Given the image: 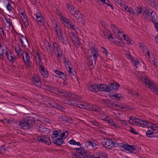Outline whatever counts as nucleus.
<instances>
[{"mask_svg":"<svg viewBox=\"0 0 158 158\" xmlns=\"http://www.w3.org/2000/svg\"><path fill=\"white\" fill-rule=\"evenodd\" d=\"M143 82L145 83L147 86L152 91L158 94V85L153 81H152L146 77L142 78Z\"/></svg>","mask_w":158,"mask_h":158,"instance_id":"1","label":"nucleus"},{"mask_svg":"<svg viewBox=\"0 0 158 158\" xmlns=\"http://www.w3.org/2000/svg\"><path fill=\"white\" fill-rule=\"evenodd\" d=\"M102 144L103 147L108 149L113 148V142L111 139H104L102 140Z\"/></svg>","mask_w":158,"mask_h":158,"instance_id":"2","label":"nucleus"},{"mask_svg":"<svg viewBox=\"0 0 158 158\" xmlns=\"http://www.w3.org/2000/svg\"><path fill=\"white\" fill-rule=\"evenodd\" d=\"M37 140L47 144L50 145L51 144L50 137L47 135L40 136L37 138Z\"/></svg>","mask_w":158,"mask_h":158,"instance_id":"3","label":"nucleus"},{"mask_svg":"<svg viewBox=\"0 0 158 158\" xmlns=\"http://www.w3.org/2000/svg\"><path fill=\"white\" fill-rule=\"evenodd\" d=\"M120 147L124 148L126 150L128 151L130 153L133 152L136 149V146L135 145H130L127 143L119 145Z\"/></svg>","mask_w":158,"mask_h":158,"instance_id":"4","label":"nucleus"},{"mask_svg":"<svg viewBox=\"0 0 158 158\" xmlns=\"http://www.w3.org/2000/svg\"><path fill=\"white\" fill-rule=\"evenodd\" d=\"M35 17L36 21L39 25L42 26L44 25L45 20L41 14L37 13L35 14Z\"/></svg>","mask_w":158,"mask_h":158,"instance_id":"5","label":"nucleus"},{"mask_svg":"<svg viewBox=\"0 0 158 158\" xmlns=\"http://www.w3.org/2000/svg\"><path fill=\"white\" fill-rule=\"evenodd\" d=\"M31 83L35 84L36 87H40L41 85V82L38 76H34L31 79Z\"/></svg>","mask_w":158,"mask_h":158,"instance_id":"6","label":"nucleus"},{"mask_svg":"<svg viewBox=\"0 0 158 158\" xmlns=\"http://www.w3.org/2000/svg\"><path fill=\"white\" fill-rule=\"evenodd\" d=\"M102 104L109 107H117L118 105L111 102L110 100L108 99H102Z\"/></svg>","mask_w":158,"mask_h":158,"instance_id":"7","label":"nucleus"},{"mask_svg":"<svg viewBox=\"0 0 158 158\" xmlns=\"http://www.w3.org/2000/svg\"><path fill=\"white\" fill-rule=\"evenodd\" d=\"M24 118L25 119V120L28 123L31 127L36 123V119L35 117L25 116Z\"/></svg>","mask_w":158,"mask_h":158,"instance_id":"8","label":"nucleus"},{"mask_svg":"<svg viewBox=\"0 0 158 158\" xmlns=\"http://www.w3.org/2000/svg\"><path fill=\"white\" fill-rule=\"evenodd\" d=\"M91 52L90 53V55H89V57L94 59V61L95 64L96 59L97 57L99 56L98 51L94 47L92 48V49H91Z\"/></svg>","mask_w":158,"mask_h":158,"instance_id":"9","label":"nucleus"},{"mask_svg":"<svg viewBox=\"0 0 158 158\" xmlns=\"http://www.w3.org/2000/svg\"><path fill=\"white\" fill-rule=\"evenodd\" d=\"M119 86V84L118 83L115 82L109 84L108 85V89H109L108 92L117 90Z\"/></svg>","mask_w":158,"mask_h":158,"instance_id":"10","label":"nucleus"},{"mask_svg":"<svg viewBox=\"0 0 158 158\" xmlns=\"http://www.w3.org/2000/svg\"><path fill=\"white\" fill-rule=\"evenodd\" d=\"M25 119L23 117V120L21 121L19 123V126L20 128L24 129H28L31 127L29 125L28 123L25 120Z\"/></svg>","mask_w":158,"mask_h":158,"instance_id":"11","label":"nucleus"},{"mask_svg":"<svg viewBox=\"0 0 158 158\" xmlns=\"http://www.w3.org/2000/svg\"><path fill=\"white\" fill-rule=\"evenodd\" d=\"M88 89L92 92L96 93L99 91L98 85L95 84H90L88 87Z\"/></svg>","mask_w":158,"mask_h":158,"instance_id":"12","label":"nucleus"},{"mask_svg":"<svg viewBox=\"0 0 158 158\" xmlns=\"http://www.w3.org/2000/svg\"><path fill=\"white\" fill-rule=\"evenodd\" d=\"M52 142L54 144L60 146L62 145L64 141L63 138L59 137L53 139Z\"/></svg>","mask_w":158,"mask_h":158,"instance_id":"13","label":"nucleus"},{"mask_svg":"<svg viewBox=\"0 0 158 158\" xmlns=\"http://www.w3.org/2000/svg\"><path fill=\"white\" fill-rule=\"evenodd\" d=\"M72 102V106L78 107L81 108H85L86 107L85 105L81 104L80 102L77 101L73 100Z\"/></svg>","mask_w":158,"mask_h":158,"instance_id":"14","label":"nucleus"},{"mask_svg":"<svg viewBox=\"0 0 158 158\" xmlns=\"http://www.w3.org/2000/svg\"><path fill=\"white\" fill-rule=\"evenodd\" d=\"M21 44L23 47L25 48L27 45H28V43L27 39L23 35H20V37H19Z\"/></svg>","mask_w":158,"mask_h":158,"instance_id":"15","label":"nucleus"},{"mask_svg":"<svg viewBox=\"0 0 158 158\" xmlns=\"http://www.w3.org/2000/svg\"><path fill=\"white\" fill-rule=\"evenodd\" d=\"M99 91L100 90L102 91H104L105 92H108L109 89H108V85H107L105 84H102L98 85Z\"/></svg>","mask_w":158,"mask_h":158,"instance_id":"16","label":"nucleus"},{"mask_svg":"<svg viewBox=\"0 0 158 158\" xmlns=\"http://www.w3.org/2000/svg\"><path fill=\"white\" fill-rule=\"evenodd\" d=\"M75 150L78 151L77 152L83 156H85L87 152L86 151L84 148H72Z\"/></svg>","mask_w":158,"mask_h":158,"instance_id":"17","label":"nucleus"},{"mask_svg":"<svg viewBox=\"0 0 158 158\" xmlns=\"http://www.w3.org/2000/svg\"><path fill=\"white\" fill-rule=\"evenodd\" d=\"M152 10L151 9H146L143 12V15L144 17V19L146 20H149V16L151 13Z\"/></svg>","mask_w":158,"mask_h":158,"instance_id":"18","label":"nucleus"},{"mask_svg":"<svg viewBox=\"0 0 158 158\" xmlns=\"http://www.w3.org/2000/svg\"><path fill=\"white\" fill-rule=\"evenodd\" d=\"M39 70L44 77L47 78L48 77V72L44 66L39 68Z\"/></svg>","mask_w":158,"mask_h":158,"instance_id":"19","label":"nucleus"},{"mask_svg":"<svg viewBox=\"0 0 158 158\" xmlns=\"http://www.w3.org/2000/svg\"><path fill=\"white\" fill-rule=\"evenodd\" d=\"M69 35L70 39L73 42L79 38L77 34H74L73 32L70 33Z\"/></svg>","mask_w":158,"mask_h":158,"instance_id":"20","label":"nucleus"},{"mask_svg":"<svg viewBox=\"0 0 158 158\" xmlns=\"http://www.w3.org/2000/svg\"><path fill=\"white\" fill-rule=\"evenodd\" d=\"M55 30L56 32V34L58 38L63 35L61 29L60 28H58V29H56L55 28Z\"/></svg>","mask_w":158,"mask_h":158,"instance_id":"21","label":"nucleus"},{"mask_svg":"<svg viewBox=\"0 0 158 158\" xmlns=\"http://www.w3.org/2000/svg\"><path fill=\"white\" fill-rule=\"evenodd\" d=\"M61 132V131H53L52 134L51 135L52 138L53 139L56 138V137L60 136V132Z\"/></svg>","mask_w":158,"mask_h":158,"instance_id":"22","label":"nucleus"},{"mask_svg":"<svg viewBox=\"0 0 158 158\" xmlns=\"http://www.w3.org/2000/svg\"><path fill=\"white\" fill-rule=\"evenodd\" d=\"M58 39L60 40V41L62 43L65 45H67L68 43V41L67 39L66 38V39H64V37L63 35L59 37Z\"/></svg>","mask_w":158,"mask_h":158,"instance_id":"23","label":"nucleus"},{"mask_svg":"<svg viewBox=\"0 0 158 158\" xmlns=\"http://www.w3.org/2000/svg\"><path fill=\"white\" fill-rule=\"evenodd\" d=\"M24 53H23L21 54L20 55L21 56H22V57L23 58V59L24 62L25 63V64L27 65V66L28 68H31V65L30 63V60L28 61V60H25V59L24 57Z\"/></svg>","mask_w":158,"mask_h":158,"instance_id":"24","label":"nucleus"},{"mask_svg":"<svg viewBox=\"0 0 158 158\" xmlns=\"http://www.w3.org/2000/svg\"><path fill=\"white\" fill-rule=\"evenodd\" d=\"M117 93L114 94L113 93H110L109 95V96L110 97H112V99L119 100V98L117 96Z\"/></svg>","mask_w":158,"mask_h":158,"instance_id":"25","label":"nucleus"},{"mask_svg":"<svg viewBox=\"0 0 158 158\" xmlns=\"http://www.w3.org/2000/svg\"><path fill=\"white\" fill-rule=\"evenodd\" d=\"M74 13L72 15L75 17L76 19H78L79 18V16L81 14L80 12L78 10H75V12H74Z\"/></svg>","mask_w":158,"mask_h":158,"instance_id":"26","label":"nucleus"},{"mask_svg":"<svg viewBox=\"0 0 158 158\" xmlns=\"http://www.w3.org/2000/svg\"><path fill=\"white\" fill-rule=\"evenodd\" d=\"M91 110L100 112L101 111V109L98 106H92L90 108Z\"/></svg>","mask_w":158,"mask_h":158,"instance_id":"27","label":"nucleus"},{"mask_svg":"<svg viewBox=\"0 0 158 158\" xmlns=\"http://www.w3.org/2000/svg\"><path fill=\"white\" fill-rule=\"evenodd\" d=\"M36 63L38 65L39 68L44 66L42 65V61L41 59V57L40 58V59L38 58V59L36 60Z\"/></svg>","mask_w":158,"mask_h":158,"instance_id":"28","label":"nucleus"},{"mask_svg":"<svg viewBox=\"0 0 158 158\" xmlns=\"http://www.w3.org/2000/svg\"><path fill=\"white\" fill-rule=\"evenodd\" d=\"M21 50H21V48L19 46H18V48L16 47V48H15V51L17 53V54L19 58H21V57H22V56H20V55L21 54H20V52Z\"/></svg>","mask_w":158,"mask_h":158,"instance_id":"29","label":"nucleus"},{"mask_svg":"<svg viewBox=\"0 0 158 158\" xmlns=\"http://www.w3.org/2000/svg\"><path fill=\"white\" fill-rule=\"evenodd\" d=\"M99 154V158L97 157V158H106L107 157V155L105 152H100Z\"/></svg>","mask_w":158,"mask_h":158,"instance_id":"30","label":"nucleus"},{"mask_svg":"<svg viewBox=\"0 0 158 158\" xmlns=\"http://www.w3.org/2000/svg\"><path fill=\"white\" fill-rule=\"evenodd\" d=\"M118 106L120 107L121 109H123L126 110H128L129 109V108L128 107V106L126 105H122L121 106L118 105L117 107Z\"/></svg>","mask_w":158,"mask_h":158,"instance_id":"31","label":"nucleus"},{"mask_svg":"<svg viewBox=\"0 0 158 158\" xmlns=\"http://www.w3.org/2000/svg\"><path fill=\"white\" fill-rule=\"evenodd\" d=\"M69 96H68V97L76 99H78L79 98L78 96L77 95H75L70 93H69Z\"/></svg>","mask_w":158,"mask_h":158,"instance_id":"32","label":"nucleus"},{"mask_svg":"<svg viewBox=\"0 0 158 158\" xmlns=\"http://www.w3.org/2000/svg\"><path fill=\"white\" fill-rule=\"evenodd\" d=\"M59 118L60 120L61 121L66 122V121L67 120V118L66 116L63 115L60 116Z\"/></svg>","mask_w":158,"mask_h":158,"instance_id":"33","label":"nucleus"},{"mask_svg":"<svg viewBox=\"0 0 158 158\" xmlns=\"http://www.w3.org/2000/svg\"><path fill=\"white\" fill-rule=\"evenodd\" d=\"M85 16L84 15H82L81 14V15L79 16V18L78 19V21L79 22H83H83L85 21Z\"/></svg>","mask_w":158,"mask_h":158,"instance_id":"34","label":"nucleus"},{"mask_svg":"<svg viewBox=\"0 0 158 158\" xmlns=\"http://www.w3.org/2000/svg\"><path fill=\"white\" fill-rule=\"evenodd\" d=\"M74 45L77 47L78 48L80 46V41L79 39L76 40L75 41L73 42Z\"/></svg>","mask_w":158,"mask_h":158,"instance_id":"35","label":"nucleus"},{"mask_svg":"<svg viewBox=\"0 0 158 158\" xmlns=\"http://www.w3.org/2000/svg\"><path fill=\"white\" fill-rule=\"evenodd\" d=\"M45 44L47 45L46 46V48L47 51H48V50H49L52 52V50L51 49L52 47L51 44H50L49 42H47Z\"/></svg>","mask_w":158,"mask_h":158,"instance_id":"36","label":"nucleus"},{"mask_svg":"<svg viewBox=\"0 0 158 158\" xmlns=\"http://www.w3.org/2000/svg\"><path fill=\"white\" fill-rule=\"evenodd\" d=\"M88 60L89 61V65L90 66L93 65V63L94 62V59H93V58L89 57L88 58Z\"/></svg>","mask_w":158,"mask_h":158,"instance_id":"37","label":"nucleus"},{"mask_svg":"<svg viewBox=\"0 0 158 158\" xmlns=\"http://www.w3.org/2000/svg\"><path fill=\"white\" fill-rule=\"evenodd\" d=\"M69 93L68 91H66L65 90H64L62 92H60L61 94H62V95L64 97H68V96H69Z\"/></svg>","mask_w":158,"mask_h":158,"instance_id":"38","label":"nucleus"},{"mask_svg":"<svg viewBox=\"0 0 158 158\" xmlns=\"http://www.w3.org/2000/svg\"><path fill=\"white\" fill-rule=\"evenodd\" d=\"M47 129L46 128H43L41 127L40 126L37 128L38 131L40 132H43L46 131Z\"/></svg>","mask_w":158,"mask_h":158,"instance_id":"39","label":"nucleus"},{"mask_svg":"<svg viewBox=\"0 0 158 158\" xmlns=\"http://www.w3.org/2000/svg\"><path fill=\"white\" fill-rule=\"evenodd\" d=\"M2 49H4L5 53L4 54H5L6 56H8V48L5 45H4L2 46Z\"/></svg>","mask_w":158,"mask_h":158,"instance_id":"40","label":"nucleus"},{"mask_svg":"<svg viewBox=\"0 0 158 158\" xmlns=\"http://www.w3.org/2000/svg\"><path fill=\"white\" fill-rule=\"evenodd\" d=\"M67 74L62 72V74H61L60 78L62 79L63 81L66 80Z\"/></svg>","mask_w":158,"mask_h":158,"instance_id":"41","label":"nucleus"},{"mask_svg":"<svg viewBox=\"0 0 158 158\" xmlns=\"http://www.w3.org/2000/svg\"><path fill=\"white\" fill-rule=\"evenodd\" d=\"M157 19V15H156V16H154L151 18V21L153 23H155L156 22Z\"/></svg>","mask_w":158,"mask_h":158,"instance_id":"42","label":"nucleus"},{"mask_svg":"<svg viewBox=\"0 0 158 158\" xmlns=\"http://www.w3.org/2000/svg\"><path fill=\"white\" fill-rule=\"evenodd\" d=\"M54 71L56 74L58 75L59 76L60 78L61 76V74H62V72H61V71H60L58 70H55Z\"/></svg>","mask_w":158,"mask_h":158,"instance_id":"43","label":"nucleus"},{"mask_svg":"<svg viewBox=\"0 0 158 158\" xmlns=\"http://www.w3.org/2000/svg\"><path fill=\"white\" fill-rule=\"evenodd\" d=\"M129 131L135 135L139 134L138 133L136 132L134 129L132 127H130V130H129Z\"/></svg>","mask_w":158,"mask_h":158,"instance_id":"44","label":"nucleus"},{"mask_svg":"<svg viewBox=\"0 0 158 158\" xmlns=\"http://www.w3.org/2000/svg\"><path fill=\"white\" fill-rule=\"evenodd\" d=\"M9 54H11L10 57H9V55L8 54V56H6L7 57V58L8 59V60H11L13 59H15V57H14L13 55H12V54L11 52H10Z\"/></svg>","mask_w":158,"mask_h":158,"instance_id":"45","label":"nucleus"},{"mask_svg":"<svg viewBox=\"0 0 158 158\" xmlns=\"http://www.w3.org/2000/svg\"><path fill=\"white\" fill-rule=\"evenodd\" d=\"M55 107L56 109L60 110L62 111H63L64 109V108L62 106H60L58 104L56 105L55 106Z\"/></svg>","mask_w":158,"mask_h":158,"instance_id":"46","label":"nucleus"},{"mask_svg":"<svg viewBox=\"0 0 158 158\" xmlns=\"http://www.w3.org/2000/svg\"><path fill=\"white\" fill-rule=\"evenodd\" d=\"M154 124L152 123L147 122V124H146V126L148 127L149 128H152V129H153L152 127H153Z\"/></svg>","mask_w":158,"mask_h":158,"instance_id":"47","label":"nucleus"},{"mask_svg":"<svg viewBox=\"0 0 158 158\" xmlns=\"http://www.w3.org/2000/svg\"><path fill=\"white\" fill-rule=\"evenodd\" d=\"M6 8L7 10L9 11H11L12 10V9L13 8V7L10 4L9 2L8 3L7 5Z\"/></svg>","mask_w":158,"mask_h":158,"instance_id":"48","label":"nucleus"},{"mask_svg":"<svg viewBox=\"0 0 158 158\" xmlns=\"http://www.w3.org/2000/svg\"><path fill=\"white\" fill-rule=\"evenodd\" d=\"M102 48L103 49V50L102 51V53H104L106 56H109L107 50L104 48L102 47Z\"/></svg>","mask_w":158,"mask_h":158,"instance_id":"49","label":"nucleus"},{"mask_svg":"<svg viewBox=\"0 0 158 158\" xmlns=\"http://www.w3.org/2000/svg\"><path fill=\"white\" fill-rule=\"evenodd\" d=\"M106 4L108 6H110L112 10L114 9L113 6L111 4L110 2L108 0H107L106 2Z\"/></svg>","mask_w":158,"mask_h":158,"instance_id":"50","label":"nucleus"},{"mask_svg":"<svg viewBox=\"0 0 158 158\" xmlns=\"http://www.w3.org/2000/svg\"><path fill=\"white\" fill-rule=\"evenodd\" d=\"M73 100L70 99H66L65 101L66 102V103L68 104H69L70 106L72 105V102Z\"/></svg>","mask_w":158,"mask_h":158,"instance_id":"51","label":"nucleus"},{"mask_svg":"<svg viewBox=\"0 0 158 158\" xmlns=\"http://www.w3.org/2000/svg\"><path fill=\"white\" fill-rule=\"evenodd\" d=\"M90 122L91 124L96 126H98L99 125V123L96 121H90Z\"/></svg>","mask_w":158,"mask_h":158,"instance_id":"52","label":"nucleus"},{"mask_svg":"<svg viewBox=\"0 0 158 158\" xmlns=\"http://www.w3.org/2000/svg\"><path fill=\"white\" fill-rule=\"evenodd\" d=\"M66 24L68 25V27L70 28H71L74 25L70 20Z\"/></svg>","mask_w":158,"mask_h":158,"instance_id":"53","label":"nucleus"},{"mask_svg":"<svg viewBox=\"0 0 158 158\" xmlns=\"http://www.w3.org/2000/svg\"><path fill=\"white\" fill-rule=\"evenodd\" d=\"M108 123L109 125L111 126H114L115 124V123L113 122V120L111 118L110 119V121H108Z\"/></svg>","mask_w":158,"mask_h":158,"instance_id":"54","label":"nucleus"},{"mask_svg":"<svg viewBox=\"0 0 158 158\" xmlns=\"http://www.w3.org/2000/svg\"><path fill=\"white\" fill-rule=\"evenodd\" d=\"M59 46V45L56 42L53 43V47L54 49L56 48V49Z\"/></svg>","mask_w":158,"mask_h":158,"instance_id":"55","label":"nucleus"},{"mask_svg":"<svg viewBox=\"0 0 158 158\" xmlns=\"http://www.w3.org/2000/svg\"><path fill=\"white\" fill-rule=\"evenodd\" d=\"M135 10L137 13H138L139 14H140L142 13V8L137 7V8Z\"/></svg>","mask_w":158,"mask_h":158,"instance_id":"56","label":"nucleus"},{"mask_svg":"<svg viewBox=\"0 0 158 158\" xmlns=\"http://www.w3.org/2000/svg\"><path fill=\"white\" fill-rule=\"evenodd\" d=\"M152 128L153 129H152L154 130L155 131H158V126L156 124H154Z\"/></svg>","mask_w":158,"mask_h":158,"instance_id":"57","label":"nucleus"},{"mask_svg":"<svg viewBox=\"0 0 158 158\" xmlns=\"http://www.w3.org/2000/svg\"><path fill=\"white\" fill-rule=\"evenodd\" d=\"M66 5L69 11L74 7L73 5H70L68 3H67Z\"/></svg>","mask_w":158,"mask_h":158,"instance_id":"58","label":"nucleus"},{"mask_svg":"<svg viewBox=\"0 0 158 158\" xmlns=\"http://www.w3.org/2000/svg\"><path fill=\"white\" fill-rule=\"evenodd\" d=\"M64 63H66V64L67 65L69 68H70L71 67L70 65H71V64L69 61L67 60L66 61L65 60L64 61Z\"/></svg>","mask_w":158,"mask_h":158,"instance_id":"59","label":"nucleus"},{"mask_svg":"<svg viewBox=\"0 0 158 158\" xmlns=\"http://www.w3.org/2000/svg\"><path fill=\"white\" fill-rule=\"evenodd\" d=\"M118 40H119V43L118 44V46H123L125 45V44L123 42V41L119 39L118 38H117Z\"/></svg>","mask_w":158,"mask_h":158,"instance_id":"60","label":"nucleus"},{"mask_svg":"<svg viewBox=\"0 0 158 158\" xmlns=\"http://www.w3.org/2000/svg\"><path fill=\"white\" fill-rule=\"evenodd\" d=\"M154 132L151 133H148L147 134V136L148 137L151 138L153 137H155V136L154 135Z\"/></svg>","mask_w":158,"mask_h":158,"instance_id":"61","label":"nucleus"},{"mask_svg":"<svg viewBox=\"0 0 158 158\" xmlns=\"http://www.w3.org/2000/svg\"><path fill=\"white\" fill-rule=\"evenodd\" d=\"M25 54H26V60L25 59V60H28V61L30 60V57H29L28 53H27V52L25 53Z\"/></svg>","mask_w":158,"mask_h":158,"instance_id":"62","label":"nucleus"},{"mask_svg":"<svg viewBox=\"0 0 158 158\" xmlns=\"http://www.w3.org/2000/svg\"><path fill=\"white\" fill-rule=\"evenodd\" d=\"M121 123L123 125L127 126V123L125 120H120Z\"/></svg>","mask_w":158,"mask_h":158,"instance_id":"63","label":"nucleus"},{"mask_svg":"<svg viewBox=\"0 0 158 158\" xmlns=\"http://www.w3.org/2000/svg\"><path fill=\"white\" fill-rule=\"evenodd\" d=\"M69 143L70 144L75 145L76 141L74 139H71L69 142Z\"/></svg>","mask_w":158,"mask_h":158,"instance_id":"64","label":"nucleus"}]
</instances>
